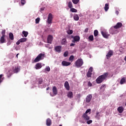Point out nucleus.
Segmentation results:
<instances>
[{
    "label": "nucleus",
    "instance_id": "f257e3e1",
    "mask_svg": "<svg viewBox=\"0 0 126 126\" xmlns=\"http://www.w3.org/2000/svg\"><path fill=\"white\" fill-rule=\"evenodd\" d=\"M122 26H123V24H122V23L121 22L117 23L115 26L112 27L110 29L109 32L110 34H112V35H114V34H118V33H119V32L118 29H120V28H121Z\"/></svg>",
    "mask_w": 126,
    "mask_h": 126
},
{
    "label": "nucleus",
    "instance_id": "f03ea898",
    "mask_svg": "<svg viewBox=\"0 0 126 126\" xmlns=\"http://www.w3.org/2000/svg\"><path fill=\"white\" fill-rule=\"evenodd\" d=\"M108 75H109V74L108 72H105L103 74L100 75L96 79V82L97 83V84H100L104 81V80H106L107 79V78L108 77Z\"/></svg>",
    "mask_w": 126,
    "mask_h": 126
},
{
    "label": "nucleus",
    "instance_id": "7ed1b4c3",
    "mask_svg": "<svg viewBox=\"0 0 126 126\" xmlns=\"http://www.w3.org/2000/svg\"><path fill=\"white\" fill-rule=\"evenodd\" d=\"M44 58H45V54L40 53L34 60L33 62L38 63V62H40L41 60H44Z\"/></svg>",
    "mask_w": 126,
    "mask_h": 126
},
{
    "label": "nucleus",
    "instance_id": "20e7f679",
    "mask_svg": "<svg viewBox=\"0 0 126 126\" xmlns=\"http://www.w3.org/2000/svg\"><path fill=\"white\" fill-rule=\"evenodd\" d=\"M83 60L82 59L80 58L78 59L75 63V65L77 67H80L81 66H82L83 65Z\"/></svg>",
    "mask_w": 126,
    "mask_h": 126
},
{
    "label": "nucleus",
    "instance_id": "39448f33",
    "mask_svg": "<svg viewBox=\"0 0 126 126\" xmlns=\"http://www.w3.org/2000/svg\"><path fill=\"white\" fill-rule=\"evenodd\" d=\"M54 17L53 16V14L52 13H49L48 14V19L47 22L48 24H51L53 22V19Z\"/></svg>",
    "mask_w": 126,
    "mask_h": 126
},
{
    "label": "nucleus",
    "instance_id": "423d86ee",
    "mask_svg": "<svg viewBox=\"0 0 126 126\" xmlns=\"http://www.w3.org/2000/svg\"><path fill=\"white\" fill-rule=\"evenodd\" d=\"M52 91L53 94L50 93V95L52 97H54V96H56L58 94V90L57 89V87L56 86H54L52 88Z\"/></svg>",
    "mask_w": 126,
    "mask_h": 126
},
{
    "label": "nucleus",
    "instance_id": "0eeeda50",
    "mask_svg": "<svg viewBox=\"0 0 126 126\" xmlns=\"http://www.w3.org/2000/svg\"><path fill=\"white\" fill-rule=\"evenodd\" d=\"M80 41V37L78 35H76L73 37V40L72 41L73 43H76V42H79Z\"/></svg>",
    "mask_w": 126,
    "mask_h": 126
},
{
    "label": "nucleus",
    "instance_id": "6e6552de",
    "mask_svg": "<svg viewBox=\"0 0 126 126\" xmlns=\"http://www.w3.org/2000/svg\"><path fill=\"white\" fill-rule=\"evenodd\" d=\"M113 55H114V52H113L112 50H109L106 55V59L109 60V59H110V58H111Z\"/></svg>",
    "mask_w": 126,
    "mask_h": 126
},
{
    "label": "nucleus",
    "instance_id": "1a4fd4ad",
    "mask_svg": "<svg viewBox=\"0 0 126 126\" xmlns=\"http://www.w3.org/2000/svg\"><path fill=\"white\" fill-rule=\"evenodd\" d=\"M82 118L85 121H89L90 120V117L88 116V115L86 114V113L83 114Z\"/></svg>",
    "mask_w": 126,
    "mask_h": 126
},
{
    "label": "nucleus",
    "instance_id": "9d476101",
    "mask_svg": "<svg viewBox=\"0 0 126 126\" xmlns=\"http://www.w3.org/2000/svg\"><path fill=\"white\" fill-rule=\"evenodd\" d=\"M101 35H102L103 37H104V38H105L106 39H108V38H109V37L110 36V34H108V33L106 32H104L103 31H102L101 32Z\"/></svg>",
    "mask_w": 126,
    "mask_h": 126
},
{
    "label": "nucleus",
    "instance_id": "9b49d317",
    "mask_svg": "<svg viewBox=\"0 0 126 126\" xmlns=\"http://www.w3.org/2000/svg\"><path fill=\"white\" fill-rule=\"evenodd\" d=\"M52 42H53V36L49 35L47 37V43L48 44H52Z\"/></svg>",
    "mask_w": 126,
    "mask_h": 126
},
{
    "label": "nucleus",
    "instance_id": "f8f14e48",
    "mask_svg": "<svg viewBox=\"0 0 126 126\" xmlns=\"http://www.w3.org/2000/svg\"><path fill=\"white\" fill-rule=\"evenodd\" d=\"M62 64L63 66H68V65H70V64H71V63L70 62H67L63 61L62 62Z\"/></svg>",
    "mask_w": 126,
    "mask_h": 126
},
{
    "label": "nucleus",
    "instance_id": "ddd939ff",
    "mask_svg": "<svg viewBox=\"0 0 126 126\" xmlns=\"http://www.w3.org/2000/svg\"><path fill=\"white\" fill-rule=\"evenodd\" d=\"M64 86L65 88L68 91L69 89H70V87H69V83H68V82L65 81L64 84Z\"/></svg>",
    "mask_w": 126,
    "mask_h": 126
},
{
    "label": "nucleus",
    "instance_id": "4468645a",
    "mask_svg": "<svg viewBox=\"0 0 126 126\" xmlns=\"http://www.w3.org/2000/svg\"><path fill=\"white\" fill-rule=\"evenodd\" d=\"M91 99H92V94L88 95L86 98V102L89 103L91 101Z\"/></svg>",
    "mask_w": 126,
    "mask_h": 126
},
{
    "label": "nucleus",
    "instance_id": "2eb2a0df",
    "mask_svg": "<svg viewBox=\"0 0 126 126\" xmlns=\"http://www.w3.org/2000/svg\"><path fill=\"white\" fill-rule=\"evenodd\" d=\"M55 50L56 52H57L58 53H61V51H62V46H57L55 47Z\"/></svg>",
    "mask_w": 126,
    "mask_h": 126
},
{
    "label": "nucleus",
    "instance_id": "dca6fc26",
    "mask_svg": "<svg viewBox=\"0 0 126 126\" xmlns=\"http://www.w3.org/2000/svg\"><path fill=\"white\" fill-rule=\"evenodd\" d=\"M67 96L69 99L73 98V93H72V92H68L67 94Z\"/></svg>",
    "mask_w": 126,
    "mask_h": 126
},
{
    "label": "nucleus",
    "instance_id": "f3484780",
    "mask_svg": "<svg viewBox=\"0 0 126 126\" xmlns=\"http://www.w3.org/2000/svg\"><path fill=\"white\" fill-rule=\"evenodd\" d=\"M124 107L123 106H119L117 108V111L118 112H119V114H122V113L124 112Z\"/></svg>",
    "mask_w": 126,
    "mask_h": 126
},
{
    "label": "nucleus",
    "instance_id": "a211bd4d",
    "mask_svg": "<svg viewBox=\"0 0 126 126\" xmlns=\"http://www.w3.org/2000/svg\"><path fill=\"white\" fill-rule=\"evenodd\" d=\"M42 68V63H37L35 65V69H40V68Z\"/></svg>",
    "mask_w": 126,
    "mask_h": 126
},
{
    "label": "nucleus",
    "instance_id": "6ab92c4d",
    "mask_svg": "<svg viewBox=\"0 0 126 126\" xmlns=\"http://www.w3.org/2000/svg\"><path fill=\"white\" fill-rule=\"evenodd\" d=\"M52 125V120L50 119V118H48L46 120V125L48 126H50Z\"/></svg>",
    "mask_w": 126,
    "mask_h": 126
},
{
    "label": "nucleus",
    "instance_id": "aec40b11",
    "mask_svg": "<svg viewBox=\"0 0 126 126\" xmlns=\"http://www.w3.org/2000/svg\"><path fill=\"white\" fill-rule=\"evenodd\" d=\"M73 19L75 21H78L79 20V16L77 14H75L73 16Z\"/></svg>",
    "mask_w": 126,
    "mask_h": 126
},
{
    "label": "nucleus",
    "instance_id": "412c9836",
    "mask_svg": "<svg viewBox=\"0 0 126 126\" xmlns=\"http://www.w3.org/2000/svg\"><path fill=\"white\" fill-rule=\"evenodd\" d=\"M9 37L10 40H14V36L13 35V33H12V32H10L9 33Z\"/></svg>",
    "mask_w": 126,
    "mask_h": 126
},
{
    "label": "nucleus",
    "instance_id": "4be33fe9",
    "mask_svg": "<svg viewBox=\"0 0 126 126\" xmlns=\"http://www.w3.org/2000/svg\"><path fill=\"white\" fill-rule=\"evenodd\" d=\"M5 36H1L0 38V44H3L5 41V39H4V37Z\"/></svg>",
    "mask_w": 126,
    "mask_h": 126
},
{
    "label": "nucleus",
    "instance_id": "5701e85b",
    "mask_svg": "<svg viewBox=\"0 0 126 126\" xmlns=\"http://www.w3.org/2000/svg\"><path fill=\"white\" fill-rule=\"evenodd\" d=\"M68 7H69V8H70V9L73 7V5H72V2L69 1L68 2Z\"/></svg>",
    "mask_w": 126,
    "mask_h": 126
},
{
    "label": "nucleus",
    "instance_id": "b1692460",
    "mask_svg": "<svg viewBox=\"0 0 126 126\" xmlns=\"http://www.w3.org/2000/svg\"><path fill=\"white\" fill-rule=\"evenodd\" d=\"M66 39L63 38L62 40L61 44L62 45H66Z\"/></svg>",
    "mask_w": 126,
    "mask_h": 126
},
{
    "label": "nucleus",
    "instance_id": "393cba45",
    "mask_svg": "<svg viewBox=\"0 0 126 126\" xmlns=\"http://www.w3.org/2000/svg\"><path fill=\"white\" fill-rule=\"evenodd\" d=\"M19 40L21 43H24V42H26V41H27V38L24 37L20 39Z\"/></svg>",
    "mask_w": 126,
    "mask_h": 126
},
{
    "label": "nucleus",
    "instance_id": "a878e982",
    "mask_svg": "<svg viewBox=\"0 0 126 126\" xmlns=\"http://www.w3.org/2000/svg\"><path fill=\"white\" fill-rule=\"evenodd\" d=\"M19 70H20V68L19 67H15V69H14V72H15L16 73H17Z\"/></svg>",
    "mask_w": 126,
    "mask_h": 126
},
{
    "label": "nucleus",
    "instance_id": "bb28decb",
    "mask_svg": "<svg viewBox=\"0 0 126 126\" xmlns=\"http://www.w3.org/2000/svg\"><path fill=\"white\" fill-rule=\"evenodd\" d=\"M108 9H109V4L106 3L104 6V10L105 11H108Z\"/></svg>",
    "mask_w": 126,
    "mask_h": 126
},
{
    "label": "nucleus",
    "instance_id": "cd10ccee",
    "mask_svg": "<svg viewBox=\"0 0 126 126\" xmlns=\"http://www.w3.org/2000/svg\"><path fill=\"white\" fill-rule=\"evenodd\" d=\"M126 82V78L123 77L120 81V84H124Z\"/></svg>",
    "mask_w": 126,
    "mask_h": 126
},
{
    "label": "nucleus",
    "instance_id": "c85d7f7f",
    "mask_svg": "<svg viewBox=\"0 0 126 126\" xmlns=\"http://www.w3.org/2000/svg\"><path fill=\"white\" fill-rule=\"evenodd\" d=\"M22 34L24 35V37H27L28 36V32L23 31Z\"/></svg>",
    "mask_w": 126,
    "mask_h": 126
},
{
    "label": "nucleus",
    "instance_id": "c756f323",
    "mask_svg": "<svg viewBox=\"0 0 126 126\" xmlns=\"http://www.w3.org/2000/svg\"><path fill=\"white\" fill-rule=\"evenodd\" d=\"M98 33L99 32H98V30H94V37H97V36H98Z\"/></svg>",
    "mask_w": 126,
    "mask_h": 126
},
{
    "label": "nucleus",
    "instance_id": "7c9ffc66",
    "mask_svg": "<svg viewBox=\"0 0 126 126\" xmlns=\"http://www.w3.org/2000/svg\"><path fill=\"white\" fill-rule=\"evenodd\" d=\"M91 75H92V72L88 71L87 73V76L89 78V77H91Z\"/></svg>",
    "mask_w": 126,
    "mask_h": 126
},
{
    "label": "nucleus",
    "instance_id": "2f4dec72",
    "mask_svg": "<svg viewBox=\"0 0 126 126\" xmlns=\"http://www.w3.org/2000/svg\"><path fill=\"white\" fill-rule=\"evenodd\" d=\"M72 1L74 4H77L79 2V0H72Z\"/></svg>",
    "mask_w": 126,
    "mask_h": 126
},
{
    "label": "nucleus",
    "instance_id": "473e14b6",
    "mask_svg": "<svg viewBox=\"0 0 126 126\" xmlns=\"http://www.w3.org/2000/svg\"><path fill=\"white\" fill-rule=\"evenodd\" d=\"M70 11H71V12H77V10H76V9L74 8H71L70 9Z\"/></svg>",
    "mask_w": 126,
    "mask_h": 126
},
{
    "label": "nucleus",
    "instance_id": "72a5a7b5",
    "mask_svg": "<svg viewBox=\"0 0 126 126\" xmlns=\"http://www.w3.org/2000/svg\"><path fill=\"white\" fill-rule=\"evenodd\" d=\"M73 59H74V56L73 55L70 56L69 58V62H73Z\"/></svg>",
    "mask_w": 126,
    "mask_h": 126
},
{
    "label": "nucleus",
    "instance_id": "f704fd0d",
    "mask_svg": "<svg viewBox=\"0 0 126 126\" xmlns=\"http://www.w3.org/2000/svg\"><path fill=\"white\" fill-rule=\"evenodd\" d=\"M1 35H2V36L5 37V30L2 31Z\"/></svg>",
    "mask_w": 126,
    "mask_h": 126
},
{
    "label": "nucleus",
    "instance_id": "c9c22d12",
    "mask_svg": "<svg viewBox=\"0 0 126 126\" xmlns=\"http://www.w3.org/2000/svg\"><path fill=\"white\" fill-rule=\"evenodd\" d=\"M89 39L90 41H93L94 40V36L93 35H91L89 37Z\"/></svg>",
    "mask_w": 126,
    "mask_h": 126
},
{
    "label": "nucleus",
    "instance_id": "e433bc0d",
    "mask_svg": "<svg viewBox=\"0 0 126 126\" xmlns=\"http://www.w3.org/2000/svg\"><path fill=\"white\" fill-rule=\"evenodd\" d=\"M45 71H50L51 70V68H50V66H46L45 68Z\"/></svg>",
    "mask_w": 126,
    "mask_h": 126
},
{
    "label": "nucleus",
    "instance_id": "4c0bfd02",
    "mask_svg": "<svg viewBox=\"0 0 126 126\" xmlns=\"http://www.w3.org/2000/svg\"><path fill=\"white\" fill-rule=\"evenodd\" d=\"M95 118L96 119H99L100 118V113L99 112H97L96 113Z\"/></svg>",
    "mask_w": 126,
    "mask_h": 126
},
{
    "label": "nucleus",
    "instance_id": "58836bf2",
    "mask_svg": "<svg viewBox=\"0 0 126 126\" xmlns=\"http://www.w3.org/2000/svg\"><path fill=\"white\" fill-rule=\"evenodd\" d=\"M64 57H66L68 56V51H65L63 54Z\"/></svg>",
    "mask_w": 126,
    "mask_h": 126
},
{
    "label": "nucleus",
    "instance_id": "ea45409f",
    "mask_svg": "<svg viewBox=\"0 0 126 126\" xmlns=\"http://www.w3.org/2000/svg\"><path fill=\"white\" fill-rule=\"evenodd\" d=\"M21 3L22 5H24V4H25V3H26V1H25V0H21Z\"/></svg>",
    "mask_w": 126,
    "mask_h": 126
},
{
    "label": "nucleus",
    "instance_id": "a19ab883",
    "mask_svg": "<svg viewBox=\"0 0 126 126\" xmlns=\"http://www.w3.org/2000/svg\"><path fill=\"white\" fill-rule=\"evenodd\" d=\"M40 22V18H37L35 19V23L36 24H38Z\"/></svg>",
    "mask_w": 126,
    "mask_h": 126
},
{
    "label": "nucleus",
    "instance_id": "79ce46f5",
    "mask_svg": "<svg viewBox=\"0 0 126 126\" xmlns=\"http://www.w3.org/2000/svg\"><path fill=\"white\" fill-rule=\"evenodd\" d=\"M87 124L88 125H90V124H92V123L93 122L92 120H87Z\"/></svg>",
    "mask_w": 126,
    "mask_h": 126
},
{
    "label": "nucleus",
    "instance_id": "37998d69",
    "mask_svg": "<svg viewBox=\"0 0 126 126\" xmlns=\"http://www.w3.org/2000/svg\"><path fill=\"white\" fill-rule=\"evenodd\" d=\"M91 112V109H87V110H86V112L85 113V114H86L87 115V114H88V113H90V114Z\"/></svg>",
    "mask_w": 126,
    "mask_h": 126
},
{
    "label": "nucleus",
    "instance_id": "c03bdc74",
    "mask_svg": "<svg viewBox=\"0 0 126 126\" xmlns=\"http://www.w3.org/2000/svg\"><path fill=\"white\" fill-rule=\"evenodd\" d=\"M2 76H3V75H0V83H1V82H2Z\"/></svg>",
    "mask_w": 126,
    "mask_h": 126
},
{
    "label": "nucleus",
    "instance_id": "a18cd8bd",
    "mask_svg": "<svg viewBox=\"0 0 126 126\" xmlns=\"http://www.w3.org/2000/svg\"><path fill=\"white\" fill-rule=\"evenodd\" d=\"M43 82V79H39L38 84H42Z\"/></svg>",
    "mask_w": 126,
    "mask_h": 126
},
{
    "label": "nucleus",
    "instance_id": "49530a36",
    "mask_svg": "<svg viewBox=\"0 0 126 126\" xmlns=\"http://www.w3.org/2000/svg\"><path fill=\"white\" fill-rule=\"evenodd\" d=\"M89 71H90L91 72H92V71H93V67H90L89 69Z\"/></svg>",
    "mask_w": 126,
    "mask_h": 126
},
{
    "label": "nucleus",
    "instance_id": "de8ad7c7",
    "mask_svg": "<svg viewBox=\"0 0 126 126\" xmlns=\"http://www.w3.org/2000/svg\"><path fill=\"white\" fill-rule=\"evenodd\" d=\"M88 86L90 87H91L92 86V83H91V82H89L88 83Z\"/></svg>",
    "mask_w": 126,
    "mask_h": 126
},
{
    "label": "nucleus",
    "instance_id": "09e8293b",
    "mask_svg": "<svg viewBox=\"0 0 126 126\" xmlns=\"http://www.w3.org/2000/svg\"><path fill=\"white\" fill-rule=\"evenodd\" d=\"M89 31V29L86 28V29H85L84 32H85V33H87V32H88Z\"/></svg>",
    "mask_w": 126,
    "mask_h": 126
},
{
    "label": "nucleus",
    "instance_id": "8fccbe9b",
    "mask_svg": "<svg viewBox=\"0 0 126 126\" xmlns=\"http://www.w3.org/2000/svg\"><path fill=\"white\" fill-rule=\"evenodd\" d=\"M72 33H73V31H72V30H70L68 32V34H72Z\"/></svg>",
    "mask_w": 126,
    "mask_h": 126
},
{
    "label": "nucleus",
    "instance_id": "3c124183",
    "mask_svg": "<svg viewBox=\"0 0 126 126\" xmlns=\"http://www.w3.org/2000/svg\"><path fill=\"white\" fill-rule=\"evenodd\" d=\"M70 47H74V46H75V44H74V43H71L70 44Z\"/></svg>",
    "mask_w": 126,
    "mask_h": 126
},
{
    "label": "nucleus",
    "instance_id": "603ef678",
    "mask_svg": "<svg viewBox=\"0 0 126 126\" xmlns=\"http://www.w3.org/2000/svg\"><path fill=\"white\" fill-rule=\"evenodd\" d=\"M20 43H21V42L20 41V39L16 42V44L17 45H19V44H20Z\"/></svg>",
    "mask_w": 126,
    "mask_h": 126
},
{
    "label": "nucleus",
    "instance_id": "864d4df0",
    "mask_svg": "<svg viewBox=\"0 0 126 126\" xmlns=\"http://www.w3.org/2000/svg\"><path fill=\"white\" fill-rule=\"evenodd\" d=\"M44 9H45V8L44 7H42V8H41L40 10L41 11H43V10H44Z\"/></svg>",
    "mask_w": 126,
    "mask_h": 126
},
{
    "label": "nucleus",
    "instance_id": "5fc2aeb1",
    "mask_svg": "<svg viewBox=\"0 0 126 126\" xmlns=\"http://www.w3.org/2000/svg\"><path fill=\"white\" fill-rule=\"evenodd\" d=\"M115 13L118 15L119 14V11H116Z\"/></svg>",
    "mask_w": 126,
    "mask_h": 126
},
{
    "label": "nucleus",
    "instance_id": "6e6d98bb",
    "mask_svg": "<svg viewBox=\"0 0 126 126\" xmlns=\"http://www.w3.org/2000/svg\"><path fill=\"white\" fill-rule=\"evenodd\" d=\"M105 86H106V85H105V84L102 85L101 86V88H103L105 87Z\"/></svg>",
    "mask_w": 126,
    "mask_h": 126
},
{
    "label": "nucleus",
    "instance_id": "4d7b16f0",
    "mask_svg": "<svg viewBox=\"0 0 126 126\" xmlns=\"http://www.w3.org/2000/svg\"><path fill=\"white\" fill-rule=\"evenodd\" d=\"M50 89L49 87L47 88L46 90H49Z\"/></svg>",
    "mask_w": 126,
    "mask_h": 126
},
{
    "label": "nucleus",
    "instance_id": "13d9d810",
    "mask_svg": "<svg viewBox=\"0 0 126 126\" xmlns=\"http://www.w3.org/2000/svg\"><path fill=\"white\" fill-rule=\"evenodd\" d=\"M19 55V54H17L16 55L17 58H18V55Z\"/></svg>",
    "mask_w": 126,
    "mask_h": 126
},
{
    "label": "nucleus",
    "instance_id": "bf43d9fd",
    "mask_svg": "<svg viewBox=\"0 0 126 126\" xmlns=\"http://www.w3.org/2000/svg\"><path fill=\"white\" fill-rule=\"evenodd\" d=\"M124 60L126 62V56H125V58Z\"/></svg>",
    "mask_w": 126,
    "mask_h": 126
},
{
    "label": "nucleus",
    "instance_id": "052dcab7",
    "mask_svg": "<svg viewBox=\"0 0 126 126\" xmlns=\"http://www.w3.org/2000/svg\"><path fill=\"white\" fill-rule=\"evenodd\" d=\"M78 96H79V97H80V94H78Z\"/></svg>",
    "mask_w": 126,
    "mask_h": 126
},
{
    "label": "nucleus",
    "instance_id": "680f3d73",
    "mask_svg": "<svg viewBox=\"0 0 126 126\" xmlns=\"http://www.w3.org/2000/svg\"><path fill=\"white\" fill-rule=\"evenodd\" d=\"M59 126H63L62 125H60Z\"/></svg>",
    "mask_w": 126,
    "mask_h": 126
},
{
    "label": "nucleus",
    "instance_id": "e2e57ef3",
    "mask_svg": "<svg viewBox=\"0 0 126 126\" xmlns=\"http://www.w3.org/2000/svg\"><path fill=\"white\" fill-rule=\"evenodd\" d=\"M10 126H11V124H9Z\"/></svg>",
    "mask_w": 126,
    "mask_h": 126
},
{
    "label": "nucleus",
    "instance_id": "0e129e2a",
    "mask_svg": "<svg viewBox=\"0 0 126 126\" xmlns=\"http://www.w3.org/2000/svg\"><path fill=\"white\" fill-rule=\"evenodd\" d=\"M83 123V124H85V123L84 122H82Z\"/></svg>",
    "mask_w": 126,
    "mask_h": 126
}]
</instances>
